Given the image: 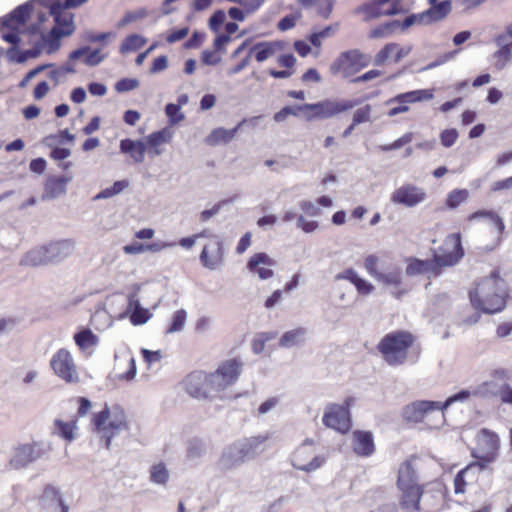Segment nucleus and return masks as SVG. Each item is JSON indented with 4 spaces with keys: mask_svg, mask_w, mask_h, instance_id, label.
<instances>
[{
    "mask_svg": "<svg viewBox=\"0 0 512 512\" xmlns=\"http://www.w3.org/2000/svg\"><path fill=\"white\" fill-rule=\"evenodd\" d=\"M508 288L498 271L482 279L475 289L469 291L471 305L486 314L501 312L506 306Z\"/></svg>",
    "mask_w": 512,
    "mask_h": 512,
    "instance_id": "1",
    "label": "nucleus"
},
{
    "mask_svg": "<svg viewBox=\"0 0 512 512\" xmlns=\"http://www.w3.org/2000/svg\"><path fill=\"white\" fill-rule=\"evenodd\" d=\"M442 253H435L433 261L421 260L418 258H409L405 269L407 276L423 275L428 272L436 273L441 267H452L459 263L464 257V249L460 233L449 234L441 248Z\"/></svg>",
    "mask_w": 512,
    "mask_h": 512,
    "instance_id": "2",
    "label": "nucleus"
},
{
    "mask_svg": "<svg viewBox=\"0 0 512 512\" xmlns=\"http://www.w3.org/2000/svg\"><path fill=\"white\" fill-rule=\"evenodd\" d=\"M268 438V434L245 437L227 445L216 463L217 469L225 473L255 459L264 451L263 445Z\"/></svg>",
    "mask_w": 512,
    "mask_h": 512,
    "instance_id": "3",
    "label": "nucleus"
},
{
    "mask_svg": "<svg viewBox=\"0 0 512 512\" xmlns=\"http://www.w3.org/2000/svg\"><path fill=\"white\" fill-rule=\"evenodd\" d=\"M414 342L408 331H394L386 334L377 344L384 361L392 367L403 365Z\"/></svg>",
    "mask_w": 512,
    "mask_h": 512,
    "instance_id": "4",
    "label": "nucleus"
},
{
    "mask_svg": "<svg viewBox=\"0 0 512 512\" xmlns=\"http://www.w3.org/2000/svg\"><path fill=\"white\" fill-rule=\"evenodd\" d=\"M359 104L358 99H325L316 103L297 105V108L307 121H314L336 117Z\"/></svg>",
    "mask_w": 512,
    "mask_h": 512,
    "instance_id": "5",
    "label": "nucleus"
},
{
    "mask_svg": "<svg viewBox=\"0 0 512 512\" xmlns=\"http://www.w3.org/2000/svg\"><path fill=\"white\" fill-rule=\"evenodd\" d=\"M370 63V55L361 52L359 49H350L339 54L330 65V72L333 75L348 78L369 66Z\"/></svg>",
    "mask_w": 512,
    "mask_h": 512,
    "instance_id": "6",
    "label": "nucleus"
},
{
    "mask_svg": "<svg viewBox=\"0 0 512 512\" xmlns=\"http://www.w3.org/2000/svg\"><path fill=\"white\" fill-rule=\"evenodd\" d=\"M50 452V444L43 441L19 444L13 448L8 465L14 470L23 469L29 464L44 458Z\"/></svg>",
    "mask_w": 512,
    "mask_h": 512,
    "instance_id": "7",
    "label": "nucleus"
},
{
    "mask_svg": "<svg viewBox=\"0 0 512 512\" xmlns=\"http://www.w3.org/2000/svg\"><path fill=\"white\" fill-rule=\"evenodd\" d=\"M242 367V362L236 358L222 362L214 372L208 374L210 390L218 393L232 386L240 377Z\"/></svg>",
    "mask_w": 512,
    "mask_h": 512,
    "instance_id": "8",
    "label": "nucleus"
},
{
    "mask_svg": "<svg viewBox=\"0 0 512 512\" xmlns=\"http://www.w3.org/2000/svg\"><path fill=\"white\" fill-rule=\"evenodd\" d=\"M92 424L94 430H109L117 434L129 428L126 413L119 405H113L109 408V406L105 404L100 412L93 415Z\"/></svg>",
    "mask_w": 512,
    "mask_h": 512,
    "instance_id": "9",
    "label": "nucleus"
},
{
    "mask_svg": "<svg viewBox=\"0 0 512 512\" xmlns=\"http://www.w3.org/2000/svg\"><path fill=\"white\" fill-rule=\"evenodd\" d=\"M85 3V0H55L40 3L42 6L49 9V14L53 17L55 26L59 29L69 30L72 34L75 32L74 14L68 12L70 8H76Z\"/></svg>",
    "mask_w": 512,
    "mask_h": 512,
    "instance_id": "10",
    "label": "nucleus"
},
{
    "mask_svg": "<svg viewBox=\"0 0 512 512\" xmlns=\"http://www.w3.org/2000/svg\"><path fill=\"white\" fill-rule=\"evenodd\" d=\"M315 452L314 441L305 439L304 442L295 450L291 457L292 466L304 472H313L325 463V457L320 455H312Z\"/></svg>",
    "mask_w": 512,
    "mask_h": 512,
    "instance_id": "11",
    "label": "nucleus"
},
{
    "mask_svg": "<svg viewBox=\"0 0 512 512\" xmlns=\"http://www.w3.org/2000/svg\"><path fill=\"white\" fill-rule=\"evenodd\" d=\"M433 413L439 416V423L436 426H440L444 420V413L440 411V402L438 401H414L403 408L402 416L407 422L419 423Z\"/></svg>",
    "mask_w": 512,
    "mask_h": 512,
    "instance_id": "12",
    "label": "nucleus"
},
{
    "mask_svg": "<svg viewBox=\"0 0 512 512\" xmlns=\"http://www.w3.org/2000/svg\"><path fill=\"white\" fill-rule=\"evenodd\" d=\"M433 97V91L430 89H418L397 94L394 97L387 100L385 103L386 105H390L393 103L398 104L397 106L392 107L387 112V115L389 117H394L396 115L408 112L410 109L409 104L421 102L424 100H431L433 99Z\"/></svg>",
    "mask_w": 512,
    "mask_h": 512,
    "instance_id": "13",
    "label": "nucleus"
},
{
    "mask_svg": "<svg viewBox=\"0 0 512 512\" xmlns=\"http://www.w3.org/2000/svg\"><path fill=\"white\" fill-rule=\"evenodd\" d=\"M322 422L328 428L341 433L348 432L351 428L349 403L346 402L344 405L329 404L325 409Z\"/></svg>",
    "mask_w": 512,
    "mask_h": 512,
    "instance_id": "14",
    "label": "nucleus"
},
{
    "mask_svg": "<svg viewBox=\"0 0 512 512\" xmlns=\"http://www.w3.org/2000/svg\"><path fill=\"white\" fill-rule=\"evenodd\" d=\"M51 368L54 373L67 383L77 382L79 376L71 353L62 348L51 358Z\"/></svg>",
    "mask_w": 512,
    "mask_h": 512,
    "instance_id": "15",
    "label": "nucleus"
},
{
    "mask_svg": "<svg viewBox=\"0 0 512 512\" xmlns=\"http://www.w3.org/2000/svg\"><path fill=\"white\" fill-rule=\"evenodd\" d=\"M444 505L445 495L440 484L422 485L419 512H439Z\"/></svg>",
    "mask_w": 512,
    "mask_h": 512,
    "instance_id": "16",
    "label": "nucleus"
},
{
    "mask_svg": "<svg viewBox=\"0 0 512 512\" xmlns=\"http://www.w3.org/2000/svg\"><path fill=\"white\" fill-rule=\"evenodd\" d=\"M426 192L423 188L413 184H405L397 188L391 194V202L412 208L426 199Z\"/></svg>",
    "mask_w": 512,
    "mask_h": 512,
    "instance_id": "17",
    "label": "nucleus"
},
{
    "mask_svg": "<svg viewBox=\"0 0 512 512\" xmlns=\"http://www.w3.org/2000/svg\"><path fill=\"white\" fill-rule=\"evenodd\" d=\"M186 392L196 399H207L211 397L213 392L209 388L208 374L202 371H194L190 373L185 381Z\"/></svg>",
    "mask_w": 512,
    "mask_h": 512,
    "instance_id": "18",
    "label": "nucleus"
},
{
    "mask_svg": "<svg viewBox=\"0 0 512 512\" xmlns=\"http://www.w3.org/2000/svg\"><path fill=\"white\" fill-rule=\"evenodd\" d=\"M499 448L500 440L498 435L487 428H482L477 437V450L475 452L484 454L486 462H493L496 459Z\"/></svg>",
    "mask_w": 512,
    "mask_h": 512,
    "instance_id": "19",
    "label": "nucleus"
},
{
    "mask_svg": "<svg viewBox=\"0 0 512 512\" xmlns=\"http://www.w3.org/2000/svg\"><path fill=\"white\" fill-rule=\"evenodd\" d=\"M421 466V460L412 456L404 461L398 470L397 486L398 488L409 487V486H420L419 485V470Z\"/></svg>",
    "mask_w": 512,
    "mask_h": 512,
    "instance_id": "20",
    "label": "nucleus"
},
{
    "mask_svg": "<svg viewBox=\"0 0 512 512\" xmlns=\"http://www.w3.org/2000/svg\"><path fill=\"white\" fill-rule=\"evenodd\" d=\"M40 501L43 508L51 512H56L58 509L60 512H69V506L64 502L60 489L54 485L45 486Z\"/></svg>",
    "mask_w": 512,
    "mask_h": 512,
    "instance_id": "21",
    "label": "nucleus"
},
{
    "mask_svg": "<svg viewBox=\"0 0 512 512\" xmlns=\"http://www.w3.org/2000/svg\"><path fill=\"white\" fill-rule=\"evenodd\" d=\"M46 247L50 264H58L73 253L75 242L72 239H61L48 243Z\"/></svg>",
    "mask_w": 512,
    "mask_h": 512,
    "instance_id": "22",
    "label": "nucleus"
},
{
    "mask_svg": "<svg viewBox=\"0 0 512 512\" xmlns=\"http://www.w3.org/2000/svg\"><path fill=\"white\" fill-rule=\"evenodd\" d=\"M72 180V176H51L44 185L42 200H52L66 194L67 184Z\"/></svg>",
    "mask_w": 512,
    "mask_h": 512,
    "instance_id": "23",
    "label": "nucleus"
},
{
    "mask_svg": "<svg viewBox=\"0 0 512 512\" xmlns=\"http://www.w3.org/2000/svg\"><path fill=\"white\" fill-rule=\"evenodd\" d=\"M33 9L32 1H28L24 4L16 7L12 12L3 18H0V25L5 28H14L15 25H22L26 23Z\"/></svg>",
    "mask_w": 512,
    "mask_h": 512,
    "instance_id": "24",
    "label": "nucleus"
},
{
    "mask_svg": "<svg viewBox=\"0 0 512 512\" xmlns=\"http://www.w3.org/2000/svg\"><path fill=\"white\" fill-rule=\"evenodd\" d=\"M422 486L399 488L401 491L400 506L405 512H419Z\"/></svg>",
    "mask_w": 512,
    "mask_h": 512,
    "instance_id": "25",
    "label": "nucleus"
},
{
    "mask_svg": "<svg viewBox=\"0 0 512 512\" xmlns=\"http://www.w3.org/2000/svg\"><path fill=\"white\" fill-rule=\"evenodd\" d=\"M354 452L362 457H369L375 451L373 434L369 431H354Z\"/></svg>",
    "mask_w": 512,
    "mask_h": 512,
    "instance_id": "26",
    "label": "nucleus"
},
{
    "mask_svg": "<svg viewBox=\"0 0 512 512\" xmlns=\"http://www.w3.org/2000/svg\"><path fill=\"white\" fill-rule=\"evenodd\" d=\"M494 43L498 49L493 53L494 67L497 70H503L512 59V46L505 42L504 36H495Z\"/></svg>",
    "mask_w": 512,
    "mask_h": 512,
    "instance_id": "27",
    "label": "nucleus"
},
{
    "mask_svg": "<svg viewBox=\"0 0 512 512\" xmlns=\"http://www.w3.org/2000/svg\"><path fill=\"white\" fill-rule=\"evenodd\" d=\"M81 57H84L83 62L85 65L95 67L106 58V55L101 54L98 48L91 50L90 46H82L70 52L68 59L76 61Z\"/></svg>",
    "mask_w": 512,
    "mask_h": 512,
    "instance_id": "28",
    "label": "nucleus"
},
{
    "mask_svg": "<svg viewBox=\"0 0 512 512\" xmlns=\"http://www.w3.org/2000/svg\"><path fill=\"white\" fill-rule=\"evenodd\" d=\"M281 49H283V43L281 41L257 42L249 49V56L254 54L257 62H264L273 56L276 51Z\"/></svg>",
    "mask_w": 512,
    "mask_h": 512,
    "instance_id": "29",
    "label": "nucleus"
},
{
    "mask_svg": "<svg viewBox=\"0 0 512 512\" xmlns=\"http://www.w3.org/2000/svg\"><path fill=\"white\" fill-rule=\"evenodd\" d=\"M222 242L215 241L213 244L205 245L200 254V261L204 267L215 270L221 261Z\"/></svg>",
    "mask_w": 512,
    "mask_h": 512,
    "instance_id": "30",
    "label": "nucleus"
},
{
    "mask_svg": "<svg viewBox=\"0 0 512 512\" xmlns=\"http://www.w3.org/2000/svg\"><path fill=\"white\" fill-rule=\"evenodd\" d=\"M260 264H264L267 266H273V265H275V261L273 259H271L266 253L259 252V253L254 254L249 259V261L247 263V268L250 271L256 270L260 279L266 280V279L271 278L274 274L273 270H271L269 268H264V267L258 268V266Z\"/></svg>",
    "mask_w": 512,
    "mask_h": 512,
    "instance_id": "31",
    "label": "nucleus"
},
{
    "mask_svg": "<svg viewBox=\"0 0 512 512\" xmlns=\"http://www.w3.org/2000/svg\"><path fill=\"white\" fill-rule=\"evenodd\" d=\"M43 50V43L36 42L34 46L27 50H19L17 47H10L6 52V57L10 62L23 64L29 58H37Z\"/></svg>",
    "mask_w": 512,
    "mask_h": 512,
    "instance_id": "32",
    "label": "nucleus"
},
{
    "mask_svg": "<svg viewBox=\"0 0 512 512\" xmlns=\"http://www.w3.org/2000/svg\"><path fill=\"white\" fill-rule=\"evenodd\" d=\"M430 7L425 10L430 23L443 20L452 11L451 0H427Z\"/></svg>",
    "mask_w": 512,
    "mask_h": 512,
    "instance_id": "33",
    "label": "nucleus"
},
{
    "mask_svg": "<svg viewBox=\"0 0 512 512\" xmlns=\"http://www.w3.org/2000/svg\"><path fill=\"white\" fill-rule=\"evenodd\" d=\"M46 245L38 246L28 251L20 260L21 266L37 267L49 265Z\"/></svg>",
    "mask_w": 512,
    "mask_h": 512,
    "instance_id": "34",
    "label": "nucleus"
},
{
    "mask_svg": "<svg viewBox=\"0 0 512 512\" xmlns=\"http://www.w3.org/2000/svg\"><path fill=\"white\" fill-rule=\"evenodd\" d=\"M120 151L129 154L136 163H142L145 159L146 146L141 140L126 138L120 141Z\"/></svg>",
    "mask_w": 512,
    "mask_h": 512,
    "instance_id": "35",
    "label": "nucleus"
},
{
    "mask_svg": "<svg viewBox=\"0 0 512 512\" xmlns=\"http://www.w3.org/2000/svg\"><path fill=\"white\" fill-rule=\"evenodd\" d=\"M246 120H242L236 127L232 129H225L222 127L212 130V132L206 137V144L209 146H216L219 144L229 143L236 135L240 126H242Z\"/></svg>",
    "mask_w": 512,
    "mask_h": 512,
    "instance_id": "36",
    "label": "nucleus"
},
{
    "mask_svg": "<svg viewBox=\"0 0 512 512\" xmlns=\"http://www.w3.org/2000/svg\"><path fill=\"white\" fill-rule=\"evenodd\" d=\"M72 35L71 29L63 30L59 27H53L47 34L41 35V43L43 46L48 45V53L58 50L61 46V38Z\"/></svg>",
    "mask_w": 512,
    "mask_h": 512,
    "instance_id": "37",
    "label": "nucleus"
},
{
    "mask_svg": "<svg viewBox=\"0 0 512 512\" xmlns=\"http://www.w3.org/2000/svg\"><path fill=\"white\" fill-rule=\"evenodd\" d=\"M476 476V465H467L461 469L454 478V491L456 494L464 493L465 487Z\"/></svg>",
    "mask_w": 512,
    "mask_h": 512,
    "instance_id": "38",
    "label": "nucleus"
},
{
    "mask_svg": "<svg viewBox=\"0 0 512 512\" xmlns=\"http://www.w3.org/2000/svg\"><path fill=\"white\" fill-rule=\"evenodd\" d=\"M306 334L307 329L303 327L287 331L281 336L279 346L282 348L298 346L304 343Z\"/></svg>",
    "mask_w": 512,
    "mask_h": 512,
    "instance_id": "39",
    "label": "nucleus"
},
{
    "mask_svg": "<svg viewBox=\"0 0 512 512\" xmlns=\"http://www.w3.org/2000/svg\"><path fill=\"white\" fill-rule=\"evenodd\" d=\"M172 135L167 128L155 131L146 137V143L150 148H154L153 154L158 156L161 151L157 149L158 146L170 141Z\"/></svg>",
    "mask_w": 512,
    "mask_h": 512,
    "instance_id": "40",
    "label": "nucleus"
},
{
    "mask_svg": "<svg viewBox=\"0 0 512 512\" xmlns=\"http://www.w3.org/2000/svg\"><path fill=\"white\" fill-rule=\"evenodd\" d=\"M74 341L81 350H86L96 346L99 339L89 328H85L74 334Z\"/></svg>",
    "mask_w": 512,
    "mask_h": 512,
    "instance_id": "41",
    "label": "nucleus"
},
{
    "mask_svg": "<svg viewBox=\"0 0 512 512\" xmlns=\"http://www.w3.org/2000/svg\"><path fill=\"white\" fill-rule=\"evenodd\" d=\"M398 28H401L400 21L399 20H391V21L382 23V24L376 26L375 28H373L370 31L369 37L372 39L386 38V37L392 35Z\"/></svg>",
    "mask_w": 512,
    "mask_h": 512,
    "instance_id": "42",
    "label": "nucleus"
},
{
    "mask_svg": "<svg viewBox=\"0 0 512 512\" xmlns=\"http://www.w3.org/2000/svg\"><path fill=\"white\" fill-rule=\"evenodd\" d=\"M376 280L385 285L399 287L402 284L401 268L394 266L387 272H381Z\"/></svg>",
    "mask_w": 512,
    "mask_h": 512,
    "instance_id": "43",
    "label": "nucleus"
},
{
    "mask_svg": "<svg viewBox=\"0 0 512 512\" xmlns=\"http://www.w3.org/2000/svg\"><path fill=\"white\" fill-rule=\"evenodd\" d=\"M482 218L490 219L493 222V224L496 226L499 233H502L504 231L505 225H504L502 218L498 214H496L495 212L490 211V210L476 211L468 216V221L472 222V221L479 220Z\"/></svg>",
    "mask_w": 512,
    "mask_h": 512,
    "instance_id": "44",
    "label": "nucleus"
},
{
    "mask_svg": "<svg viewBox=\"0 0 512 512\" xmlns=\"http://www.w3.org/2000/svg\"><path fill=\"white\" fill-rule=\"evenodd\" d=\"M56 433L68 442H72L75 438L74 431L77 428L76 422H64L60 419H56L55 422Z\"/></svg>",
    "mask_w": 512,
    "mask_h": 512,
    "instance_id": "45",
    "label": "nucleus"
},
{
    "mask_svg": "<svg viewBox=\"0 0 512 512\" xmlns=\"http://www.w3.org/2000/svg\"><path fill=\"white\" fill-rule=\"evenodd\" d=\"M146 43V39L138 34H131L127 36L121 46L120 53L125 54L132 51H137Z\"/></svg>",
    "mask_w": 512,
    "mask_h": 512,
    "instance_id": "46",
    "label": "nucleus"
},
{
    "mask_svg": "<svg viewBox=\"0 0 512 512\" xmlns=\"http://www.w3.org/2000/svg\"><path fill=\"white\" fill-rule=\"evenodd\" d=\"M129 182L127 180H118L113 183L112 186L101 190L94 196V200L108 199L115 195L120 194L125 188H127Z\"/></svg>",
    "mask_w": 512,
    "mask_h": 512,
    "instance_id": "47",
    "label": "nucleus"
},
{
    "mask_svg": "<svg viewBox=\"0 0 512 512\" xmlns=\"http://www.w3.org/2000/svg\"><path fill=\"white\" fill-rule=\"evenodd\" d=\"M207 450L206 443L200 438H192L188 441L187 457L197 459L205 455Z\"/></svg>",
    "mask_w": 512,
    "mask_h": 512,
    "instance_id": "48",
    "label": "nucleus"
},
{
    "mask_svg": "<svg viewBox=\"0 0 512 512\" xmlns=\"http://www.w3.org/2000/svg\"><path fill=\"white\" fill-rule=\"evenodd\" d=\"M468 197L469 192L467 189H454L447 194L445 204L449 209H455L460 204L464 203Z\"/></svg>",
    "mask_w": 512,
    "mask_h": 512,
    "instance_id": "49",
    "label": "nucleus"
},
{
    "mask_svg": "<svg viewBox=\"0 0 512 512\" xmlns=\"http://www.w3.org/2000/svg\"><path fill=\"white\" fill-rule=\"evenodd\" d=\"M186 320L187 312L184 309L177 310L172 316L171 324L166 330V333L172 334L180 332L184 328Z\"/></svg>",
    "mask_w": 512,
    "mask_h": 512,
    "instance_id": "50",
    "label": "nucleus"
},
{
    "mask_svg": "<svg viewBox=\"0 0 512 512\" xmlns=\"http://www.w3.org/2000/svg\"><path fill=\"white\" fill-rule=\"evenodd\" d=\"M415 24H419V25H430L431 24L425 11H423L421 13H414V14L408 15L402 22H400V27L402 30H405Z\"/></svg>",
    "mask_w": 512,
    "mask_h": 512,
    "instance_id": "51",
    "label": "nucleus"
},
{
    "mask_svg": "<svg viewBox=\"0 0 512 512\" xmlns=\"http://www.w3.org/2000/svg\"><path fill=\"white\" fill-rule=\"evenodd\" d=\"M398 48L397 43H388L378 51L373 59L374 66H382L389 59L392 53Z\"/></svg>",
    "mask_w": 512,
    "mask_h": 512,
    "instance_id": "52",
    "label": "nucleus"
},
{
    "mask_svg": "<svg viewBox=\"0 0 512 512\" xmlns=\"http://www.w3.org/2000/svg\"><path fill=\"white\" fill-rule=\"evenodd\" d=\"M169 479V472L163 463L154 465L151 469V480L156 484H166Z\"/></svg>",
    "mask_w": 512,
    "mask_h": 512,
    "instance_id": "53",
    "label": "nucleus"
},
{
    "mask_svg": "<svg viewBox=\"0 0 512 512\" xmlns=\"http://www.w3.org/2000/svg\"><path fill=\"white\" fill-rule=\"evenodd\" d=\"M471 395H472V392L469 390H466V389H463V390L451 395L443 403L440 402V411L442 413H444V410L447 409L450 405H452L455 402H464Z\"/></svg>",
    "mask_w": 512,
    "mask_h": 512,
    "instance_id": "54",
    "label": "nucleus"
},
{
    "mask_svg": "<svg viewBox=\"0 0 512 512\" xmlns=\"http://www.w3.org/2000/svg\"><path fill=\"white\" fill-rule=\"evenodd\" d=\"M165 113L169 118V124L175 125L184 119V114L181 112L180 105L169 103L165 106Z\"/></svg>",
    "mask_w": 512,
    "mask_h": 512,
    "instance_id": "55",
    "label": "nucleus"
},
{
    "mask_svg": "<svg viewBox=\"0 0 512 512\" xmlns=\"http://www.w3.org/2000/svg\"><path fill=\"white\" fill-rule=\"evenodd\" d=\"M116 34L113 32H102V33H94L91 31L85 32L83 38L85 41L89 43H105L109 39H114Z\"/></svg>",
    "mask_w": 512,
    "mask_h": 512,
    "instance_id": "56",
    "label": "nucleus"
},
{
    "mask_svg": "<svg viewBox=\"0 0 512 512\" xmlns=\"http://www.w3.org/2000/svg\"><path fill=\"white\" fill-rule=\"evenodd\" d=\"M371 112H372V106L369 104H366L365 106L358 108L352 117V121L354 122V125H359L362 123H366L370 121L371 118Z\"/></svg>",
    "mask_w": 512,
    "mask_h": 512,
    "instance_id": "57",
    "label": "nucleus"
},
{
    "mask_svg": "<svg viewBox=\"0 0 512 512\" xmlns=\"http://www.w3.org/2000/svg\"><path fill=\"white\" fill-rule=\"evenodd\" d=\"M151 317L152 314L148 309L140 307L139 310L132 312V314L129 316V319L134 326H138L145 324Z\"/></svg>",
    "mask_w": 512,
    "mask_h": 512,
    "instance_id": "58",
    "label": "nucleus"
},
{
    "mask_svg": "<svg viewBox=\"0 0 512 512\" xmlns=\"http://www.w3.org/2000/svg\"><path fill=\"white\" fill-rule=\"evenodd\" d=\"M296 226L305 233H312L318 229L319 223L316 220H307L302 214L296 217Z\"/></svg>",
    "mask_w": 512,
    "mask_h": 512,
    "instance_id": "59",
    "label": "nucleus"
},
{
    "mask_svg": "<svg viewBox=\"0 0 512 512\" xmlns=\"http://www.w3.org/2000/svg\"><path fill=\"white\" fill-rule=\"evenodd\" d=\"M458 131L455 128L445 129L440 133V142L446 147H452L458 139Z\"/></svg>",
    "mask_w": 512,
    "mask_h": 512,
    "instance_id": "60",
    "label": "nucleus"
},
{
    "mask_svg": "<svg viewBox=\"0 0 512 512\" xmlns=\"http://www.w3.org/2000/svg\"><path fill=\"white\" fill-rule=\"evenodd\" d=\"M139 84V81L135 78H122L116 82L115 90L118 93H124L136 89Z\"/></svg>",
    "mask_w": 512,
    "mask_h": 512,
    "instance_id": "61",
    "label": "nucleus"
},
{
    "mask_svg": "<svg viewBox=\"0 0 512 512\" xmlns=\"http://www.w3.org/2000/svg\"><path fill=\"white\" fill-rule=\"evenodd\" d=\"M232 201H233L232 198L225 199V200H222V201L216 203L211 209L203 210L200 213V220L202 222L208 221L210 218H212L213 216L217 215L224 205H226L228 203H231Z\"/></svg>",
    "mask_w": 512,
    "mask_h": 512,
    "instance_id": "62",
    "label": "nucleus"
},
{
    "mask_svg": "<svg viewBox=\"0 0 512 512\" xmlns=\"http://www.w3.org/2000/svg\"><path fill=\"white\" fill-rule=\"evenodd\" d=\"M487 0H457L455 3L456 9L460 14H466L470 10L477 8Z\"/></svg>",
    "mask_w": 512,
    "mask_h": 512,
    "instance_id": "63",
    "label": "nucleus"
},
{
    "mask_svg": "<svg viewBox=\"0 0 512 512\" xmlns=\"http://www.w3.org/2000/svg\"><path fill=\"white\" fill-rule=\"evenodd\" d=\"M379 5L376 3L375 0H372L371 2L365 3L361 6H359L356 10L358 13H365L368 18H376L380 15L379 12Z\"/></svg>",
    "mask_w": 512,
    "mask_h": 512,
    "instance_id": "64",
    "label": "nucleus"
}]
</instances>
